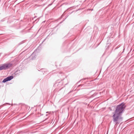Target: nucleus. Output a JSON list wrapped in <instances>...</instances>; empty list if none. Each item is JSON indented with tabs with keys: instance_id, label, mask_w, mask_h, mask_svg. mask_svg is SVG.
<instances>
[{
	"instance_id": "nucleus-2",
	"label": "nucleus",
	"mask_w": 134,
	"mask_h": 134,
	"mask_svg": "<svg viewBox=\"0 0 134 134\" xmlns=\"http://www.w3.org/2000/svg\"><path fill=\"white\" fill-rule=\"evenodd\" d=\"M12 66V64L10 63L4 64L1 66H0L1 70H6Z\"/></svg>"
},
{
	"instance_id": "nucleus-6",
	"label": "nucleus",
	"mask_w": 134,
	"mask_h": 134,
	"mask_svg": "<svg viewBox=\"0 0 134 134\" xmlns=\"http://www.w3.org/2000/svg\"><path fill=\"white\" fill-rule=\"evenodd\" d=\"M109 109H110V110L111 111L112 110V109H111V108H109Z\"/></svg>"
},
{
	"instance_id": "nucleus-4",
	"label": "nucleus",
	"mask_w": 134,
	"mask_h": 134,
	"mask_svg": "<svg viewBox=\"0 0 134 134\" xmlns=\"http://www.w3.org/2000/svg\"><path fill=\"white\" fill-rule=\"evenodd\" d=\"M8 81V80L7 78L4 79L3 81H2V82L3 83H5L6 82Z\"/></svg>"
},
{
	"instance_id": "nucleus-3",
	"label": "nucleus",
	"mask_w": 134,
	"mask_h": 134,
	"mask_svg": "<svg viewBox=\"0 0 134 134\" xmlns=\"http://www.w3.org/2000/svg\"><path fill=\"white\" fill-rule=\"evenodd\" d=\"M7 78L8 81H9L12 79L13 78V77L12 76H9Z\"/></svg>"
},
{
	"instance_id": "nucleus-5",
	"label": "nucleus",
	"mask_w": 134,
	"mask_h": 134,
	"mask_svg": "<svg viewBox=\"0 0 134 134\" xmlns=\"http://www.w3.org/2000/svg\"><path fill=\"white\" fill-rule=\"evenodd\" d=\"M31 56L32 57L31 59L32 60L36 58L35 55H34V56H33L34 55L33 53L31 55Z\"/></svg>"
},
{
	"instance_id": "nucleus-1",
	"label": "nucleus",
	"mask_w": 134,
	"mask_h": 134,
	"mask_svg": "<svg viewBox=\"0 0 134 134\" xmlns=\"http://www.w3.org/2000/svg\"><path fill=\"white\" fill-rule=\"evenodd\" d=\"M126 107L125 103H122L117 105L115 108V112L112 117L113 121L115 124H119L122 120V114L124 111Z\"/></svg>"
}]
</instances>
